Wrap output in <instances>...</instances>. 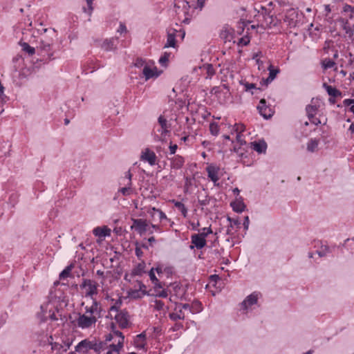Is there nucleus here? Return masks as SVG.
Wrapping results in <instances>:
<instances>
[{
  "label": "nucleus",
  "mask_w": 354,
  "mask_h": 354,
  "mask_svg": "<svg viewBox=\"0 0 354 354\" xmlns=\"http://www.w3.org/2000/svg\"><path fill=\"white\" fill-rule=\"evenodd\" d=\"M145 263L142 262L138 263L136 267L132 270L133 275L140 276L145 272Z\"/></svg>",
  "instance_id": "nucleus-31"
},
{
  "label": "nucleus",
  "mask_w": 354,
  "mask_h": 354,
  "mask_svg": "<svg viewBox=\"0 0 354 354\" xmlns=\"http://www.w3.org/2000/svg\"><path fill=\"white\" fill-rule=\"evenodd\" d=\"M323 86L330 97H336L342 95L340 91L330 85L327 84L326 83H324Z\"/></svg>",
  "instance_id": "nucleus-26"
},
{
  "label": "nucleus",
  "mask_w": 354,
  "mask_h": 354,
  "mask_svg": "<svg viewBox=\"0 0 354 354\" xmlns=\"http://www.w3.org/2000/svg\"><path fill=\"white\" fill-rule=\"evenodd\" d=\"M245 129V127L243 124H236L234 127V131L236 133V134H242Z\"/></svg>",
  "instance_id": "nucleus-44"
},
{
  "label": "nucleus",
  "mask_w": 354,
  "mask_h": 354,
  "mask_svg": "<svg viewBox=\"0 0 354 354\" xmlns=\"http://www.w3.org/2000/svg\"><path fill=\"white\" fill-rule=\"evenodd\" d=\"M230 206L232 207V209L237 213H241L246 207L241 197L237 198L235 201L231 202Z\"/></svg>",
  "instance_id": "nucleus-21"
},
{
  "label": "nucleus",
  "mask_w": 354,
  "mask_h": 354,
  "mask_svg": "<svg viewBox=\"0 0 354 354\" xmlns=\"http://www.w3.org/2000/svg\"><path fill=\"white\" fill-rule=\"evenodd\" d=\"M105 341L106 342L113 341V343H115V338H114L113 335L112 333H111L109 335H106Z\"/></svg>",
  "instance_id": "nucleus-62"
},
{
  "label": "nucleus",
  "mask_w": 354,
  "mask_h": 354,
  "mask_svg": "<svg viewBox=\"0 0 354 354\" xmlns=\"http://www.w3.org/2000/svg\"><path fill=\"white\" fill-rule=\"evenodd\" d=\"M269 75L266 79V83H270L276 77L277 75L279 73V69L274 68L272 65L268 67Z\"/></svg>",
  "instance_id": "nucleus-30"
},
{
  "label": "nucleus",
  "mask_w": 354,
  "mask_h": 354,
  "mask_svg": "<svg viewBox=\"0 0 354 354\" xmlns=\"http://www.w3.org/2000/svg\"><path fill=\"white\" fill-rule=\"evenodd\" d=\"M148 64H149V62H147L145 59L141 58V57H138L136 60H135V62L133 63V65L136 68H142L143 67V68L147 66L148 65Z\"/></svg>",
  "instance_id": "nucleus-36"
},
{
  "label": "nucleus",
  "mask_w": 354,
  "mask_h": 354,
  "mask_svg": "<svg viewBox=\"0 0 354 354\" xmlns=\"http://www.w3.org/2000/svg\"><path fill=\"white\" fill-rule=\"evenodd\" d=\"M175 206L181 212L184 217L187 216V209L183 203L181 202H176Z\"/></svg>",
  "instance_id": "nucleus-41"
},
{
  "label": "nucleus",
  "mask_w": 354,
  "mask_h": 354,
  "mask_svg": "<svg viewBox=\"0 0 354 354\" xmlns=\"http://www.w3.org/2000/svg\"><path fill=\"white\" fill-rule=\"evenodd\" d=\"M71 266L66 267L60 274H59V279H64L65 278H67L71 272Z\"/></svg>",
  "instance_id": "nucleus-47"
},
{
  "label": "nucleus",
  "mask_w": 354,
  "mask_h": 354,
  "mask_svg": "<svg viewBox=\"0 0 354 354\" xmlns=\"http://www.w3.org/2000/svg\"><path fill=\"white\" fill-rule=\"evenodd\" d=\"M169 53H165L159 59V63L162 66H166L169 61Z\"/></svg>",
  "instance_id": "nucleus-48"
},
{
  "label": "nucleus",
  "mask_w": 354,
  "mask_h": 354,
  "mask_svg": "<svg viewBox=\"0 0 354 354\" xmlns=\"http://www.w3.org/2000/svg\"><path fill=\"white\" fill-rule=\"evenodd\" d=\"M108 348L109 349L105 354H120V351L122 349L112 344H110Z\"/></svg>",
  "instance_id": "nucleus-43"
},
{
  "label": "nucleus",
  "mask_w": 354,
  "mask_h": 354,
  "mask_svg": "<svg viewBox=\"0 0 354 354\" xmlns=\"http://www.w3.org/2000/svg\"><path fill=\"white\" fill-rule=\"evenodd\" d=\"M86 3L88 6V10H86L85 8H84V10L85 12H88V14L89 15H91L93 12V0H86Z\"/></svg>",
  "instance_id": "nucleus-50"
},
{
  "label": "nucleus",
  "mask_w": 354,
  "mask_h": 354,
  "mask_svg": "<svg viewBox=\"0 0 354 354\" xmlns=\"http://www.w3.org/2000/svg\"><path fill=\"white\" fill-rule=\"evenodd\" d=\"M150 279L151 281L154 283L155 286H158L159 288H162L160 286L158 279L156 278L155 273L153 272V268H151L149 273Z\"/></svg>",
  "instance_id": "nucleus-39"
},
{
  "label": "nucleus",
  "mask_w": 354,
  "mask_h": 354,
  "mask_svg": "<svg viewBox=\"0 0 354 354\" xmlns=\"http://www.w3.org/2000/svg\"><path fill=\"white\" fill-rule=\"evenodd\" d=\"M310 122L312 123V124H314L315 125H319L321 124V121L319 118L315 117V115H313V118H308Z\"/></svg>",
  "instance_id": "nucleus-55"
},
{
  "label": "nucleus",
  "mask_w": 354,
  "mask_h": 354,
  "mask_svg": "<svg viewBox=\"0 0 354 354\" xmlns=\"http://www.w3.org/2000/svg\"><path fill=\"white\" fill-rule=\"evenodd\" d=\"M184 158L180 156H175L171 159V167L175 169H180L184 165Z\"/></svg>",
  "instance_id": "nucleus-24"
},
{
  "label": "nucleus",
  "mask_w": 354,
  "mask_h": 354,
  "mask_svg": "<svg viewBox=\"0 0 354 354\" xmlns=\"http://www.w3.org/2000/svg\"><path fill=\"white\" fill-rule=\"evenodd\" d=\"M93 233L99 238H105L111 235V230L106 226L97 227L93 229Z\"/></svg>",
  "instance_id": "nucleus-19"
},
{
  "label": "nucleus",
  "mask_w": 354,
  "mask_h": 354,
  "mask_svg": "<svg viewBox=\"0 0 354 354\" xmlns=\"http://www.w3.org/2000/svg\"><path fill=\"white\" fill-rule=\"evenodd\" d=\"M209 131L213 136H217L219 132V127L217 123L212 122L209 124Z\"/></svg>",
  "instance_id": "nucleus-42"
},
{
  "label": "nucleus",
  "mask_w": 354,
  "mask_h": 354,
  "mask_svg": "<svg viewBox=\"0 0 354 354\" xmlns=\"http://www.w3.org/2000/svg\"><path fill=\"white\" fill-rule=\"evenodd\" d=\"M298 17V12L294 8H290L286 11L283 17V21L286 23L289 27L295 28L297 25Z\"/></svg>",
  "instance_id": "nucleus-6"
},
{
  "label": "nucleus",
  "mask_w": 354,
  "mask_h": 354,
  "mask_svg": "<svg viewBox=\"0 0 354 354\" xmlns=\"http://www.w3.org/2000/svg\"><path fill=\"white\" fill-rule=\"evenodd\" d=\"M257 109L260 115L266 119L271 118L274 113L272 109L266 106V102L264 99H261L260 100Z\"/></svg>",
  "instance_id": "nucleus-11"
},
{
  "label": "nucleus",
  "mask_w": 354,
  "mask_h": 354,
  "mask_svg": "<svg viewBox=\"0 0 354 354\" xmlns=\"http://www.w3.org/2000/svg\"><path fill=\"white\" fill-rule=\"evenodd\" d=\"M258 300V294L254 292L248 295L241 303V306L244 310H247L250 306L257 304Z\"/></svg>",
  "instance_id": "nucleus-15"
},
{
  "label": "nucleus",
  "mask_w": 354,
  "mask_h": 354,
  "mask_svg": "<svg viewBox=\"0 0 354 354\" xmlns=\"http://www.w3.org/2000/svg\"><path fill=\"white\" fill-rule=\"evenodd\" d=\"M317 109L318 108L316 105H308L306 108L308 118H313V115H315Z\"/></svg>",
  "instance_id": "nucleus-33"
},
{
  "label": "nucleus",
  "mask_w": 354,
  "mask_h": 354,
  "mask_svg": "<svg viewBox=\"0 0 354 354\" xmlns=\"http://www.w3.org/2000/svg\"><path fill=\"white\" fill-rule=\"evenodd\" d=\"M252 149L259 153H266L267 149V144L264 140H259V142H251Z\"/></svg>",
  "instance_id": "nucleus-22"
},
{
  "label": "nucleus",
  "mask_w": 354,
  "mask_h": 354,
  "mask_svg": "<svg viewBox=\"0 0 354 354\" xmlns=\"http://www.w3.org/2000/svg\"><path fill=\"white\" fill-rule=\"evenodd\" d=\"M169 317L174 322H176L178 320H184L185 318V315L183 310H181L179 307L176 306L174 308V312L170 313L169 314Z\"/></svg>",
  "instance_id": "nucleus-20"
},
{
  "label": "nucleus",
  "mask_w": 354,
  "mask_h": 354,
  "mask_svg": "<svg viewBox=\"0 0 354 354\" xmlns=\"http://www.w3.org/2000/svg\"><path fill=\"white\" fill-rule=\"evenodd\" d=\"M97 286L96 281L88 279H84L80 284L82 289H86L85 296L91 299H94L93 296L97 294Z\"/></svg>",
  "instance_id": "nucleus-4"
},
{
  "label": "nucleus",
  "mask_w": 354,
  "mask_h": 354,
  "mask_svg": "<svg viewBox=\"0 0 354 354\" xmlns=\"http://www.w3.org/2000/svg\"><path fill=\"white\" fill-rule=\"evenodd\" d=\"M132 174L130 171L125 172L124 177L122 179V184L124 185V187H122L119 189V192L123 196H129L132 193V182H131Z\"/></svg>",
  "instance_id": "nucleus-7"
},
{
  "label": "nucleus",
  "mask_w": 354,
  "mask_h": 354,
  "mask_svg": "<svg viewBox=\"0 0 354 354\" xmlns=\"http://www.w3.org/2000/svg\"><path fill=\"white\" fill-rule=\"evenodd\" d=\"M261 11H259L258 21L260 24L257 26L261 27L263 29L276 28L281 24V19H279L277 17L273 15H270V12H267L266 8L261 6Z\"/></svg>",
  "instance_id": "nucleus-2"
},
{
  "label": "nucleus",
  "mask_w": 354,
  "mask_h": 354,
  "mask_svg": "<svg viewBox=\"0 0 354 354\" xmlns=\"http://www.w3.org/2000/svg\"><path fill=\"white\" fill-rule=\"evenodd\" d=\"M208 177L214 182V185H216V182L219 178L218 176V168L214 165H209L206 168Z\"/></svg>",
  "instance_id": "nucleus-17"
},
{
  "label": "nucleus",
  "mask_w": 354,
  "mask_h": 354,
  "mask_svg": "<svg viewBox=\"0 0 354 354\" xmlns=\"http://www.w3.org/2000/svg\"><path fill=\"white\" fill-rule=\"evenodd\" d=\"M250 220L248 216H245L243 221V227L245 230H247L249 227Z\"/></svg>",
  "instance_id": "nucleus-59"
},
{
  "label": "nucleus",
  "mask_w": 354,
  "mask_h": 354,
  "mask_svg": "<svg viewBox=\"0 0 354 354\" xmlns=\"http://www.w3.org/2000/svg\"><path fill=\"white\" fill-rule=\"evenodd\" d=\"M44 319H46L48 317H49L51 320H57V318L55 316V313L50 309L49 310V314L48 315H46L44 314Z\"/></svg>",
  "instance_id": "nucleus-53"
},
{
  "label": "nucleus",
  "mask_w": 354,
  "mask_h": 354,
  "mask_svg": "<svg viewBox=\"0 0 354 354\" xmlns=\"http://www.w3.org/2000/svg\"><path fill=\"white\" fill-rule=\"evenodd\" d=\"M322 67L324 69L331 68L335 65V62L330 59H325L322 62Z\"/></svg>",
  "instance_id": "nucleus-38"
},
{
  "label": "nucleus",
  "mask_w": 354,
  "mask_h": 354,
  "mask_svg": "<svg viewBox=\"0 0 354 354\" xmlns=\"http://www.w3.org/2000/svg\"><path fill=\"white\" fill-rule=\"evenodd\" d=\"M117 38L106 39L102 44V48L106 51L113 50L116 48Z\"/></svg>",
  "instance_id": "nucleus-25"
},
{
  "label": "nucleus",
  "mask_w": 354,
  "mask_h": 354,
  "mask_svg": "<svg viewBox=\"0 0 354 354\" xmlns=\"http://www.w3.org/2000/svg\"><path fill=\"white\" fill-rule=\"evenodd\" d=\"M93 303L91 306L85 307V313L88 314L91 316H96L98 318H100L102 315V307L100 304L95 299H92Z\"/></svg>",
  "instance_id": "nucleus-9"
},
{
  "label": "nucleus",
  "mask_w": 354,
  "mask_h": 354,
  "mask_svg": "<svg viewBox=\"0 0 354 354\" xmlns=\"http://www.w3.org/2000/svg\"><path fill=\"white\" fill-rule=\"evenodd\" d=\"M151 306L156 310L163 311L164 315L166 313L167 310H168V307H167L165 305L164 302L160 300H158V299H155L153 301V304H151Z\"/></svg>",
  "instance_id": "nucleus-28"
},
{
  "label": "nucleus",
  "mask_w": 354,
  "mask_h": 354,
  "mask_svg": "<svg viewBox=\"0 0 354 354\" xmlns=\"http://www.w3.org/2000/svg\"><path fill=\"white\" fill-rule=\"evenodd\" d=\"M192 244L190 249H194L196 247L197 249H202L206 245V240L198 234L192 235L191 236Z\"/></svg>",
  "instance_id": "nucleus-13"
},
{
  "label": "nucleus",
  "mask_w": 354,
  "mask_h": 354,
  "mask_svg": "<svg viewBox=\"0 0 354 354\" xmlns=\"http://www.w3.org/2000/svg\"><path fill=\"white\" fill-rule=\"evenodd\" d=\"M176 32L175 29H171L167 31V42L164 46V48H175L176 47Z\"/></svg>",
  "instance_id": "nucleus-16"
},
{
  "label": "nucleus",
  "mask_w": 354,
  "mask_h": 354,
  "mask_svg": "<svg viewBox=\"0 0 354 354\" xmlns=\"http://www.w3.org/2000/svg\"><path fill=\"white\" fill-rule=\"evenodd\" d=\"M318 140L311 139L307 144V150L310 152H314L318 146Z\"/></svg>",
  "instance_id": "nucleus-34"
},
{
  "label": "nucleus",
  "mask_w": 354,
  "mask_h": 354,
  "mask_svg": "<svg viewBox=\"0 0 354 354\" xmlns=\"http://www.w3.org/2000/svg\"><path fill=\"white\" fill-rule=\"evenodd\" d=\"M127 31V27L124 24L120 23L118 32L120 33L126 32Z\"/></svg>",
  "instance_id": "nucleus-57"
},
{
  "label": "nucleus",
  "mask_w": 354,
  "mask_h": 354,
  "mask_svg": "<svg viewBox=\"0 0 354 354\" xmlns=\"http://www.w3.org/2000/svg\"><path fill=\"white\" fill-rule=\"evenodd\" d=\"M106 343L97 341L95 339H85L82 340L75 346V352L80 354H86L90 350H93L97 354H100L105 349Z\"/></svg>",
  "instance_id": "nucleus-1"
},
{
  "label": "nucleus",
  "mask_w": 354,
  "mask_h": 354,
  "mask_svg": "<svg viewBox=\"0 0 354 354\" xmlns=\"http://www.w3.org/2000/svg\"><path fill=\"white\" fill-rule=\"evenodd\" d=\"M73 341L68 339L65 341L62 340V343L50 342V345L53 351H56L57 354H62L69 349Z\"/></svg>",
  "instance_id": "nucleus-8"
},
{
  "label": "nucleus",
  "mask_w": 354,
  "mask_h": 354,
  "mask_svg": "<svg viewBox=\"0 0 354 354\" xmlns=\"http://www.w3.org/2000/svg\"><path fill=\"white\" fill-rule=\"evenodd\" d=\"M21 46L22 47V50L26 52L30 55H32L35 53V48L30 46L26 42L21 43Z\"/></svg>",
  "instance_id": "nucleus-35"
},
{
  "label": "nucleus",
  "mask_w": 354,
  "mask_h": 354,
  "mask_svg": "<svg viewBox=\"0 0 354 354\" xmlns=\"http://www.w3.org/2000/svg\"><path fill=\"white\" fill-rule=\"evenodd\" d=\"M135 253H136V255L139 258L141 257L143 254V252L142 251L141 248L139 247L136 248Z\"/></svg>",
  "instance_id": "nucleus-63"
},
{
  "label": "nucleus",
  "mask_w": 354,
  "mask_h": 354,
  "mask_svg": "<svg viewBox=\"0 0 354 354\" xmlns=\"http://www.w3.org/2000/svg\"><path fill=\"white\" fill-rule=\"evenodd\" d=\"M112 333L115 338V343H112L111 344L115 345L118 348H122L124 340V336L123 335L122 333L119 330L113 329Z\"/></svg>",
  "instance_id": "nucleus-18"
},
{
  "label": "nucleus",
  "mask_w": 354,
  "mask_h": 354,
  "mask_svg": "<svg viewBox=\"0 0 354 354\" xmlns=\"http://www.w3.org/2000/svg\"><path fill=\"white\" fill-rule=\"evenodd\" d=\"M144 295H145V292L143 293L138 290H130L128 292V296L131 299H141Z\"/></svg>",
  "instance_id": "nucleus-32"
},
{
  "label": "nucleus",
  "mask_w": 354,
  "mask_h": 354,
  "mask_svg": "<svg viewBox=\"0 0 354 354\" xmlns=\"http://www.w3.org/2000/svg\"><path fill=\"white\" fill-rule=\"evenodd\" d=\"M167 290H162V291H160L158 294V296L160 297H162V298H166L167 297Z\"/></svg>",
  "instance_id": "nucleus-64"
},
{
  "label": "nucleus",
  "mask_w": 354,
  "mask_h": 354,
  "mask_svg": "<svg viewBox=\"0 0 354 354\" xmlns=\"http://www.w3.org/2000/svg\"><path fill=\"white\" fill-rule=\"evenodd\" d=\"M141 159L147 162L150 165L153 166L156 164V156L155 153L149 149H146L142 152Z\"/></svg>",
  "instance_id": "nucleus-14"
},
{
  "label": "nucleus",
  "mask_w": 354,
  "mask_h": 354,
  "mask_svg": "<svg viewBox=\"0 0 354 354\" xmlns=\"http://www.w3.org/2000/svg\"><path fill=\"white\" fill-rule=\"evenodd\" d=\"M212 230L211 227H203L201 230V232L200 233H198V234L201 235V236H202L204 239H205V237L208 234H212Z\"/></svg>",
  "instance_id": "nucleus-49"
},
{
  "label": "nucleus",
  "mask_w": 354,
  "mask_h": 354,
  "mask_svg": "<svg viewBox=\"0 0 354 354\" xmlns=\"http://www.w3.org/2000/svg\"><path fill=\"white\" fill-rule=\"evenodd\" d=\"M97 321V317L96 316H91L84 313V314H79V317L76 319V323L79 328L86 329L95 325Z\"/></svg>",
  "instance_id": "nucleus-3"
},
{
  "label": "nucleus",
  "mask_w": 354,
  "mask_h": 354,
  "mask_svg": "<svg viewBox=\"0 0 354 354\" xmlns=\"http://www.w3.org/2000/svg\"><path fill=\"white\" fill-rule=\"evenodd\" d=\"M169 151L170 154H174L176 151V149H178L177 145H169Z\"/></svg>",
  "instance_id": "nucleus-61"
},
{
  "label": "nucleus",
  "mask_w": 354,
  "mask_h": 354,
  "mask_svg": "<svg viewBox=\"0 0 354 354\" xmlns=\"http://www.w3.org/2000/svg\"><path fill=\"white\" fill-rule=\"evenodd\" d=\"M131 228H134L135 230L140 235L149 232V234H152L153 231L149 227V225L146 220L142 218L133 219V225Z\"/></svg>",
  "instance_id": "nucleus-5"
},
{
  "label": "nucleus",
  "mask_w": 354,
  "mask_h": 354,
  "mask_svg": "<svg viewBox=\"0 0 354 354\" xmlns=\"http://www.w3.org/2000/svg\"><path fill=\"white\" fill-rule=\"evenodd\" d=\"M236 141L241 145L246 144V142L242 138V134H236Z\"/></svg>",
  "instance_id": "nucleus-58"
},
{
  "label": "nucleus",
  "mask_w": 354,
  "mask_h": 354,
  "mask_svg": "<svg viewBox=\"0 0 354 354\" xmlns=\"http://www.w3.org/2000/svg\"><path fill=\"white\" fill-rule=\"evenodd\" d=\"M115 319L121 328H126L129 325V315L126 310H120L115 315Z\"/></svg>",
  "instance_id": "nucleus-10"
},
{
  "label": "nucleus",
  "mask_w": 354,
  "mask_h": 354,
  "mask_svg": "<svg viewBox=\"0 0 354 354\" xmlns=\"http://www.w3.org/2000/svg\"><path fill=\"white\" fill-rule=\"evenodd\" d=\"M227 220L230 221V224L227 227V234L229 235L233 234L232 228L233 225H235L237 228H239L241 226V221L238 218H232L230 217H227Z\"/></svg>",
  "instance_id": "nucleus-29"
},
{
  "label": "nucleus",
  "mask_w": 354,
  "mask_h": 354,
  "mask_svg": "<svg viewBox=\"0 0 354 354\" xmlns=\"http://www.w3.org/2000/svg\"><path fill=\"white\" fill-rule=\"evenodd\" d=\"M320 257H323L327 255L330 252V249L327 245L322 246L320 250L317 252Z\"/></svg>",
  "instance_id": "nucleus-45"
},
{
  "label": "nucleus",
  "mask_w": 354,
  "mask_h": 354,
  "mask_svg": "<svg viewBox=\"0 0 354 354\" xmlns=\"http://www.w3.org/2000/svg\"><path fill=\"white\" fill-rule=\"evenodd\" d=\"M206 73L209 78H211L215 74V70L212 64H205L203 66Z\"/></svg>",
  "instance_id": "nucleus-40"
},
{
  "label": "nucleus",
  "mask_w": 354,
  "mask_h": 354,
  "mask_svg": "<svg viewBox=\"0 0 354 354\" xmlns=\"http://www.w3.org/2000/svg\"><path fill=\"white\" fill-rule=\"evenodd\" d=\"M136 348L139 349H145L146 346V334L143 332L138 335L134 340Z\"/></svg>",
  "instance_id": "nucleus-23"
},
{
  "label": "nucleus",
  "mask_w": 354,
  "mask_h": 354,
  "mask_svg": "<svg viewBox=\"0 0 354 354\" xmlns=\"http://www.w3.org/2000/svg\"><path fill=\"white\" fill-rule=\"evenodd\" d=\"M198 203L201 206H206L209 203V198L207 196H205L204 198H200L198 196Z\"/></svg>",
  "instance_id": "nucleus-51"
},
{
  "label": "nucleus",
  "mask_w": 354,
  "mask_h": 354,
  "mask_svg": "<svg viewBox=\"0 0 354 354\" xmlns=\"http://www.w3.org/2000/svg\"><path fill=\"white\" fill-rule=\"evenodd\" d=\"M176 306L177 307H179V308L183 310H189L190 312L192 311L191 310V307H190V305L189 304H176Z\"/></svg>",
  "instance_id": "nucleus-52"
},
{
  "label": "nucleus",
  "mask_w": 354,
  "mask_h": 354,
  "mask_svg": "<svg viewBox=\"0 0 354 354\" xmlns=\"http://www.w3.org/2000/svg\"><path fill=\"white\" fill-rule=\"evenodd\" d=\"M50 44L49 42L41 41L40 48L44 50H48L50 49Z\"/></svg>",
  "instance_id": "nucleus-54"
},
{
  "label": "nucleus",
  "mask_w": 354,
  "mask_h": 354,
  "mask_svg": "<svg viewBox=\"0 0 354 354\" xmlns=\"http://www.w3.org/2000/svg\"><path fill=\"white\" fill-rule=\"evenodd\" d=\"M122 304V300L121 299V298L118 299L115 301L114 304L110 307L109 311H115L116 313H119L120 311V308H121Z\"/></svg>",
  "instance_id": "nucleus-37"
},
{
  "label": "nucleus",
  "mask_w": 354,
  "mask_h": 354,
  "mask_svg": "<svg viewBox=\"0 0 354 354\" xmlns=\"http://www.w3.org/2000/svg\"><path fill=\"white\" fill-rule=\"evenodd\" d=\"M158 121L161 127V135H166L169 132L168 129L169 128V126L167 124V120L163 116L160 115L159 116ZM158 131H160V130Z\"/></svg>",
  "instance_id": "nucleus-27"
},
{
  "label": "nucleus",
  "mask_w": 354,
  "mask_h": 354,
  "mask_svg": "<svg viewBox=\"0 0 354 354\" xmlns=\"http://www.w3.org/2000/svg\"><path fill=\"white\" fill-rule=\"evenodd\" d=\"M343 104L346 106H351L353 104H354V99H345L343 101Z\"/></svg>",
  "instance_id": "nucleus-56"
},
{
  "label": "nucleus",
  "mask_w": 354,
  "mask_h": 354,
  "mask_svg": "<svg viewBox=\"0 0 354 354\" xmlns=\"http://www.w3.org/2000/svg\"><path fill=\"white\" fill-rule=\"evenodd\" d=\"M142 74L145 78V80H149L151 78L158 77L160 75V72L158 71V69L156 66L152 68L149 63L143 68Z\"/></svg>",
  "instance_id": "nucleus-12"
},
{
  "label": "nucleus",
  "mask_w": 354,
  "mask_h": 354,
  "mask_svg": "<svg viewBox=\"0 0 354 354\" xmlns=\"http://www.w3.org/2000/svg\"><path fill=\"white\" fill-rule=\"evenodd\" d=\"M250 37L248 36H244L239 39L238 45L239 46H247L250 43Z\"/></svg>",
  "instance_id": "nucleus-46"
},
{
  "label": "nucleus",
  "mask_w": 354,
  "mask_h": 354,
  "mask_svg": "<svg viewBox=\"0 0 354 354\" xmlns=\"http://www.w3.org/2000/svg\"><path fill=\"white\" fill-rule=\"evenodd\" d=\"M158 214V216L160 221H162L164 219H167L166 214L162 210L158 211V214Z\"/></svg>",
  "instance_id": "nucleus-60"
}]
</instances>
